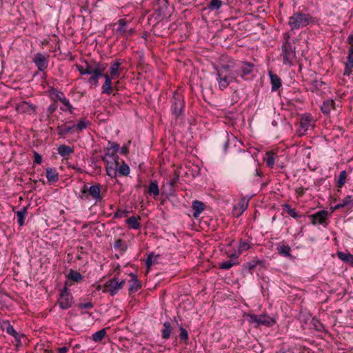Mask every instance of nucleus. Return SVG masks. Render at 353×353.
I'll return each instance as SVG.
<instances>
[{
    "instance_id": "obj_1",
    "label": "nucleus",
    "mask_w": 353,
    "mask_h": 353,
    "mask_svg": "<svg viewBox=\"0 0 353 353\" xmlns=\"http://www.w3.org/2000/svg\"><path fill=\"white\" fill-rule=\"evenodd\" d=\"M281 57L284 65H292L295 63L296 59V47L294 40L290 41V34L288 32L283 34Z\"/></svg>"
},
{
    "instance_id": "obj_2",
    "label": "nucleus",
    "mask_w": 353,
    "mask_h": 353,
    "mask_svg": "<svg viewBox=\"0 0 353 353\" xmlns=\"http://www.w3.org/2000/svg\"><path fill=\"white\" fill-rule=\"evenodd\" d=\"M312 19L309 14L296 12L289 17L288 25L292 30L303 28L307 26Z\"/></svg>"
},
{
    "instance_id": "obj_3",
    "label": "nucleus",
    "mask_w": 353,
    "mask_h": 353,
    "mask_svg": "<svg viewBox=\"0 0 353 353\" xmlns=\"http://www.w3.org/2000/svg\"><path fill=\"white\" fill-rule=\"evenodd\" d=\"M248 321L254 324L255 327H259L264 325L266 327H272L276 323V320L274 317H272L267 314H248Z\"/></svg>"
},
{
    "instance_id": "obj_4",
    "label": "nucleus",
    "mask_w": 353,
    "mask_h": 353,
    "mask_svg": "<svg viewBox=\"0 0 353 353\" xmlns=\"http://www.w3.org/2000/svg\"><path fill=\"white\" fill-rule=\"evenodd\" d=\"M125 283L124 279L119 281L116 276L108 280L104 284L103 292H108L111 296H114L119 291L123 288Z\"/></svg>"
},
{
    "instance_id": "obj_5",
    "label": "nucleus",
    "mask_w": 353,
    "mask_h": 353,
    "mask_svg": "<svg viewBox=\"0 0 353 353\" xmlns=\"http://www.w3.org/2000/svg\"><path fill=\"white\" fill-rule=\"evenodd\" d=\"M171 110L172 114L176 117H179L184 113L185 102L183 97L179 93L175 92L172 99Z\"/></svg>"
},
{
    "instance_id": "obj_6",
    "label": "nucleus",
    "mask_w": 353,
    "mask_h": 353,
    "mask_svg": "<svg viewBox=\"0 0 353 353\" xmlns=\"http://www.w3.org/2000/svg\"><path fill=\"white\" fill-rule=\"evenodd\" d=\"M254 67V64L250 62L236 61L234 72L236 75V78L239 76L242 79H245L253 71Z\"/></svg>"
},
{
    "instance_id": "obj_7",
    "label": "nucleus",
    "mask_w": 353,
    "mask_h": 353,
    "mask_svg": "<svg viewBox=\"0 0 353 353\" xmlns=\"http://www.w3.org/2000/svg\"><path fill=\"white\" fill-rule=\"evenodd\" d=\"M216 81L221 90H225L232 82H237L236 75L234 72L225 74H216Z\"/></svg>"
},
{
    "instance_id": "obj_8",
    "label": "nucleus",
    "mask_w": 353,
    "mask_h": 353,
    "mask_svg": "<svg viewBox=\"0 0 353 353\" xmlns=\"http://www.w3.org/2000/svg\"><path fill=\"white\" fill-rule=\"evenodd\" d=\"M73 296L67 287H64L60 292L57 303L62 310L70 308L73 304Z\"/></svg>"
},
{
    "instance_id": "obj_9",
    "label": "nucleus",
    "mask_w": 353,
    "mask_h": 353,
    "mask_svg": "<svg viewBox=\"0 0 353 353\" xmlns=\"http://www.w3.org/2000/svg\"><path fill=\"white\" fill-rule=\"evenodd\" d=\"M329 217V212L327 210H320L313 214L309 216L312 225L320 224L325 228L328 225L327 220Z\"/></svg>"
},
{
    "instance_id": "obj_10",
    "label": "nucleus",
    "mask_w": 353,
    "mask_h": 353,
    "mask_svg": "<svg viewBox=\"0 0 353 353\" xmlns=\"http://www.w3.org/2000/svg\"><path fill=\"white\" fill-rule=\"evenodd\" d=\"M49 57V54H44L41 52H38L34 54L32 62L34 63L39 71L43 72L48 67Z\"/></svg>"
},
{
    "instance_id": "obj_11",
    "label": "nucleus",
    "mask_w": 353,
    "mask_h": 353,
    "mask_svg": "<svg viewBox=\"0 0 353 353\" xmlns=\"http://www.w3.org/2000/svg\"><path fill=\"white\" fill-rule=\"evenodd\" d=\"M106 67V64L96 63V69L94 70V72L90 74L91 76L88 79V83L94 86H97L99 83V79L100 77H103V72L105 71Z\"/></svg>"
},
{
    "instance_id": "obj_12",
    "label": "nucleus",
    "mask_w": 353,
    "mask_h": 353,
    "mask_svg": "<svg viewBox=\"0 0 353 353\" xmlns=\"http://www.w3.org/2000/svg\"><path fill=\"white\" fill-rule=\"evenodd\" d=\"M1 327L3 331H6L8 334L12 336L14 338L17 342V347L21 345V339L22 337H24V335L23 334L18 333L8 321L3 322V323L1 325Z\"/></svg>"
},
{
    "instance_id": "obj_13",
    "label": "nucleus",
    "mask_w": 353,
    "mask_h": 353,
    "mask_svg": "<svg viewBox=\"0 0 353 353\" xmlns=\"http://www.w3.org/2000/svg\"><path fill=\"white\" fill-rule=\"evenodd\" d=\"M86 191L89 201L93 199L95 201V203L101 201L102 197L101 196V189L99 184L93 185L90 187L88 184H86Z\"/></svg>"
},
{
    "instance_id": "obj_14",
    "label": "nucleus",
    "mask_w": 353,
    "mask_h": 353,
    "mask_svg": "<svg viewBox=\"0 0 353 353\" xmlns=\"http://www.w3.org/2000/svg\"><path fill=\"white\" fill-rule=\"evenodd\" d=\"M106 172L107 174L111 178H115L117 174V167L119 165V159L117 160H106Z\"/></svg>"
},
{
    "instance_id": "obj_15",
    "label": "nucleus",
    "mask_w": 353,
    "mask_h": 353,
    "mask_svg": "<svg viewBox=\"0 0 353 353\" xmlns=\"http://www.w3.org/2000/svg\"><path fill=\"white\" fill-rule=\"evenodd\" d=\"M236 61L233 59L230 60L227 63H222L215 68L216 74H225L226 72H232L234 71Z\"/></svg>"
},
{
    "instance_id": "obj_16",
    "label": "nucleus",
    "mask_w": 353,
    "mask_h": 353,
    "mask_svg": "<svg viewBox=\"0 0 353 353\" xmlns=\"http://www.w3.org/2000/svg\"><path fill=\"white\" fill-rule=\"evenodd\" d=\"M130 276L131 279L129 281L130 284L128 291L129 294H132L140 290L142 285L136 274L131 273Z\"/></svg>"
},
{
    "instance_id": "obj_17",
    "label": "nucleus",
    "mask_w": 353,
    "mask_h": 353,
    "mask_svg": "<svg viewBox=\"0 0 353 353\" xmlns=\"http://www.w3.org/2000/svg\"><path fill=\"white\" fill-rule=\"evenodd\" d=\"M57 152L63 159H68L69 157L74 153V150L73 147L63 144L57 148Z\"/></svg>"
},
{
    "instance_id": "obj_18",
    "label": "nucleus",
    "mask_w": 353,
    "mask_h": 353,
    "mask_svg": "<svg viewBox=\"0 0 353 353\" xmlns=\"http://www.w3.org/2000/svg\"><path fill=\"white\" fill-rule=\"evenodd\" d=\"M69 122H66L64 124L59 125L57 128V134L61 137H64L67 134L70 132H75L74 125H67V123Z\"/></svg>"
},
{
    "instance_id": "obj_19",
    "label": "nucleus",
    "mask_w": 353,
    "mask_h": 353,
    "mask_svg": "<svg viewBox=\"0 0 353 353\" xmlns=\"http://www.w3.org/2000/svg\"><path fill=\"white\" fill-rule=\"evenodd\" d=\"M353 68V48H349L347 61L345 65L344 75L349 76Z\"/></svg>"
},
{
    "instance_id": "obj_20",
    "label": "nucleus",
    "mask_w": 353,
    "mask_h": 353,
    "mask_svg": "<svg viewBox=\"0 0 353 353\" xmlns=\"http://www.w3.org/2000/svg\"><path fill=\"white\" fill-rule=\"evenodd\" d=\"M248 201L245 199H241L234 208V214L236 216H239L247 209Z\"/></svg>"
},
{
    "instance_id": "obj_21",
    "label": "nucleus",
    "mask_w": 353,
    "mask_h": 353,
    "mask_svg": "<svg viewBox=\"0 0 353 353\" xmlns=\"http://www.w3.org/2000/svg\"><path fill=\"white\" fill-rule=\"evenodd\" d=\"M117 34L118 37H124L128 30V21L125 19H120L118 22Z\"/></svg>"
},
{
    "instance_id": "obj_22",
    "label": "nucleus",
    "mask_w": 353,
    "mask_h": 353,
    "mask_svg": "<svg viewBox=\"0 0 353 353\" xmlns=\"http://www.w3.org/2000/svg\"><path fill=\"white\" fill-rule=\"evenodd\" d=\"M251 248L250 242L240 239L239 244L238 252H235L232 254V256L235 259H238L239 255L245 251L248 250Z\"/></svg>"
},
{
    "instance_id": "obj_23",
    "label": "nucleus",
    "mask_w": 353,
    "mask_h": 353,
    "mask_svg": "<svg viewBox=\"0 0 353 353\" xmlns=\"http://www.w3.org/2000/svg\"><path fill=\"white\" fill-rule=\"evenodd\" d=\"M335 102L332 99H327L323 102L321 110L324 114H329L332 110L335 108Z\"/></svg>"
},
{
    "instance_id": "obj_24",
    "label": "nucleus",
    "mask_w": 353,
    "mask_h": 353,
    "mask_svg": "<svg viewBox=\"0 0 353 353\" xmlns=\"http://www.w3.org/2000/svg\"><path fill=\"white\" fill-rule=\"evenodd\" d=\"M204 209L205 205L203 202L197 200L192 202L193 216L194 218L199 217Z\"/></svg>"
},
{
    "instance_id": "obj_25",
    "label": "nucleus",
    "mask_w": 353,
    "mask_h": 353,
    "mask_svg": "<svg viewBox=\"0 0 353 353\" xmlns=\"http://www.w3.org/2000/svg\"><path fill=\"white\" fill-rule=\"evenodd\" d=\"M270 82L272 85V91L277 90L281 86V79L272 72H269Z\"/></svg>"
},
{
    "instance_id": "obj_26",
    "label": "nucleus",
    "mask_w": 353,
    "mask_h": 353,
    "mask_svg": "<svg viewBox=\"0 0 353 353\" xmlns=\"http://www.w3.org/2000/svg\"><path fill=\"white\" fill-rule=\"evenodd\" d=\"M105 82L102 85V92L106 94H110L112 92V79L109 74H104Z\"/></svg>"
},
{
    "instance_id": "obj_27",
    "label": "nucleus",
    "mask_w": 353,
    "mask_h": 353,
    "mask_svg": "<svg viewBox=\"0 0 353 353\" xmlns=\"http://www.w3.org/2000/svg\"><path fill=\"white\" fill-rule=\"evenodd\" d=\"M228 256L231 259L230 260L221 262L219 264V268L221 269L229 270L232 267H233L234 265L239 264L237 259H235L234 256H232V254H228Z\"/></svg>"
},
{
    "instance_id": "obj_28",
    "label": "nucleus",
    "mask_w": 353,
    "mask_h": 353,
    "mask_svg": "<svg viewBox=\"0 0 353 353\" xmlns=\"http://www.w3.org/2000/svg\"><path fill=\"white\" fill-rule=\"evenodd\" d=\"M120 65L121 62L119 61H114L110 68V77L112 79L118 78L120 75Z\"/></svg>"
},
{
    "instance_id": "obj_29",
    "label": "nucleus",
    "mask_w": 353,
    "mask_h": 353,
    "mask_svg": "<svg viewBox=\"0 0 353 353\" xmlns=\"http://www.w3.org/2000/svg\"><path fill=\"white\" fill-rule=\"evenodd\" d=\"M46 177L48 181L51 183L56 182L59 180V175L54 168H48L46 169Z\"/></svg>"
},
{
    "instance_id": "obj_30",
    "label": "nucleus",
    "mask_w": 353,
    "mask_h": 353,
    "mask_svg": "<svg viewBox=\"0 0 353 353\" xmlns=\"http://www.w3.org/2000/svg\"><path fill=\"white\" fill-rule=\"evenodd\" d=\"M311 126V116L310 114L303 115L300 120V127L304 132L308 130Z\"/></svg>"
},
{
    "instance_id": "obj_31",
    "label": "nucleus",
    "mask_w": 353,
    "mask_h": 353,
    "mask_svg": "<svg viewBox=\"0 0 353 353\" xmlns=\"http://www.w3.org/2000/svg\"><path fill=\"white\" fill-rule=\"evenodd\" d=\"M148 192L150 194L152 195L154 198H156L159 195V188L157 181H152L150 183L148 188Z\"/></svg>"
},
{
    "instance_id": "obj_32",
    "label": "nucleus",
    "mask_w": 353,
    "mask_h": 353,
    "mask_svg": "<svg viewBox=\"0 0 353 353\" xmlns=\"http://www.w3.org/2000/svg\"><path fill=\"white\" fill-rule=\"evenodd\" d=\"M28 214V208L23 207L20 210L16 212L17 223L19 226H23L24 225V221Z\"/></svg>"
},
{
    "instance_id": "obj_33",
    "label": "nucleus",
    "mask_w": 353,
    "mask_h": 353,
    "mask_svg": "<svg viewBox=\"0 0 353 353\" xmlns=\"http://www.w3.org/2000/svg\"><path fill=\"white\" fill-rule=\"evenodd\" d=\"M172 330V327L171 323L169 321H165L163 323V328L161 330V337L167 340L170 338L171 332Z\"/></svg>"
},
{
    "instance_id": "obj_34",
    "label": "nucleus",
    "mask_w": 353,
    "mask_h": 353,
    "mask_svg": "<svg viewBox=\"0 0 353 353\" xmlns=\"http://www.w3.org/2000/svg\"><path fill=\"white\" fill-rule=\"evenodd\" d=\"M73 125L74 128V132L80 133L88 127L90 125V121L85 119H82L77 124Z\"/></svg>"
},
{
    "instance_id": "obj_35",
    "label": "nucleus",
    "mask_w": 353,
    "mask_h": 353,
    "mask_svg": "<svg viewBox=\"0 0 353 353\" xmlns=\"http://www.w3.org/2000/svg\"><path fill=\"white\" fill-rule=\"evenodd\" d=\"M337 256L341 261L353 266V255L348 252H338Z\"/></svg>"
},
{
    "instance_id": "obj_36",
    "label": "nucleus",
    "mask_w": 353,
    "mask_h": 353,
    "mask_svg": "<svg viewBox=\"0 0 353 353\" xmlns=\"http://www.w3.org/2000/svg\"><path fill=\"white\" fill-rule=\"evenodd\" d=\"M277 252L283 256L290 257L291 256V248L288 245L283 243L276 247Z\"/></svg>"
},
{
    "instance_id": "obj_37",
    "label": "nucleus",
    "mask_w": 353,
    "mask_h": 353,
    "mask_svg": "<svg viewBox=\"0 0 353 353\" xmlns=\"http://www.w3.org/2000/svg\"><path fill=\"white\" fill-rule=\"evenodd\" d=\"M311 88L310 90L312 92L321 91L323 89H325V83L321 81L318 79H314L311 81Z\"/></svg>"
},
{
    "instance_id": "obj_38",
    "label": "nucleus",
    "mask_w": 353,
    "mask_h": 353,
    "mask_svg": "<svg viewBox=\"0 0 353 353\" xmlns=\"http://www.w3.org/2000/svg\"><path fill=\"white\" fill-rule=\"evenodd\" d=\"M140 219V217H136V216H131L130 218H128L126 221H125V223L127 225H128V226L132 228V229H134V230H138L139 228H140V223L139 222V220Z\"/></svg>"
},
{
    "instance_id": "obj_39",
    "label": "nucleus",
    "mask_w": 353,
    "mask_h": 353,
    "mask_svg": "<svg viewBox=\"0 0 353 353\" xmlns=\"http://www.w3.org/2000/svg\"><path fill=\"white\" fill-rule=\"evenodd\" d=\"M117 160L119 159V156L117 154V152H113L111 148H109L108 147L105 149V155L102 157L103 161L106 160Z\"/></svg>"
},
{
    "instance_id": "obj_40",
    "label": "nucleus",
    "mask_w": 353,
    "mask_h": 353,
    "mask_svg": "<svg viewBox=\"0 0 353 353\" xmlns=\"http://www.w3.org/2000/svg\"><path fill=\"white\" fill-rule=\"evenodd\" d=\"M68 278L74 282H81L83 280V276L76 270H71Z\"/></svg>"
},
{
    "instance_id": "obj_41",
    "label": "nucleus",
    "mask_w": 353,
    "mask_h": 353,
    "mask_svg": "<svg viewBox=\"0 0 353 353\" xmlns=\"http://www.w3.org/2000/svg\"><path fill=\"white\" fill-rule=\"evenodd\" d=\"M121 161L122 164L117 167V173L119 176H128L130 170V167L123 161Z\"/></svg>"
},
{
    "instance_id": "obj_42",
    "label": "nucleus",
    "mask_w": 353,
    "mask_h": 353,
    "mask_svg": "<svg viewBox=\"0 0 353 353\" xmlns=\"http://www.w3.org/2000/svg\"><path fill=\"white\" fill-rule=\"evenodd\" d=\"M264 161L268 168H272L275 162L274 154L272 152H268L266 157L264 158Z\"/></svg>"
},
{
    "instance_id": "obj_43",
    "label": "nucleus",
    "mask_w": 353,
    "mask_h": 353,
    "mask_svg": "<svg viewBox=\"0 0 353 353\" xmlns=\"http://www.w3.org/2000/svg\"><path fill=\"white\" fill-rule=\"evenodd\" d=\"M34 107L32 104H29L26 101L20 102L17 105V110L21 112H25L29 109H34Z\"/></svg>"
},
{
    "instance_id": "obj_44",
    "label": "nucleus",
    "mask_w": 353,
    "mask_h": 353,
    "mask_svg": "<svg viewBox=\"0 0 353 353\" xmlns=\"http://www.w3.org/2000/svg\"><path fill=\"white\" fill-rule=\"evenodd\" d=\"M106 334V328L101 329L92 334V340L95 342L101 341Z\"/></svg>"
},
{
    "instance_id": "obj_45",
    "label": "nucleus",
    "mask_w": 353,
    "mask_h": 353,
    "mask_svg": "<svg viewBox=\"0 0 353 353\" xmlns=\"http://www.w3.org/2000/svg\"><path fill=\"white\" fill-rule=\"evenodd\" d=\"M77 306L79 310H81V314H84L87 312L83 310H90V309L93 308L94 304L92 301H88L86 303H78Z\"/></svg>"
},
{
    "instance_id": "obj_46",
    "label": "nucleus",
    "mask_w": 353,
    "mask_h": 353,
    "mask_svg": "<svg viewBox=\"0 0 353 353\" xmlns=\"http://www.w3.org/2000/svg\"><path fill=\"white\" fill-rule=\"evenodd\" d=\"M114 248L124 252L127 250V245L123 240L119 239L115 241Z\"/></svg>"
},
{
    "instance_id": "obj_47",
    "label": "nucleus",
    "mask_w": 353,
    "mask_h": 353,
    "mask_svg": "<svg viewBox=\"0 0 353 353\" xmlns=\"http://www.w3.org/2000/svg\"><path fill=\"white\" fill-rule=\"evenodd\" d=\"M222 6V1L221 0H212L208 5V9L210 10H219Z\"/></svg>"
},
{
    "instance_id": "obj_48",
    "label": "nucleus",
    "mask_w": 353,
    "mask_h": 353,
    "mask_svg": "<svg viewBox=\"0 0 353 353\" xmlns=\"http://www.w3.org/2000/svg\"><path fill=\"white\" fill-rule=\"evenodd\" d=\"M262 263L263 261L259 260L252 261L245 263L244 265V268L251 272L258 264H261Z\"/></svg>"
},
{
    "instance_id": "obj_49",
    "label": "nucleus",
    "mask_w": 353,
    "mask_h": 353,
    "mask_svg": "<svg viewBox=\"0 0 353 353\" xmlns=\"http://www.w3.org/2000/svg\"><path fill=\"white\" fill-rule=\"evenodd\" d=\"M347 177V173L345 170H343L340 172L339 176L337 181V186L339 188H341L345 183V179Z\"/></svg>"
},
{
    "instance_id": "obj_50",
    "label": "nucleus",
    "mask_w": 353,
    "mask_h": 353,
    "mask_svg": "<svg viewBox=\"0 0 353 353\" xmlns=\"http://www.w3.org/2000/svg\"><path fill=\"white\" fill-rule=\"evenodd\" d=\"M78 198L83 201H89L88 193L86 191V184H84L81 190L79 193Z\"/></svg>"
},
{
    "instance_id": "obj_51",
    "label": "nucleus",
    "mask_w": 353,
    "mask_h": 353,
    "mask_svg": "<svg viewBox=\"0 0 353 353\" xmlns=\"http://www.w3.org/2000/svg\"><path fill=\"white\" fill-rule=\"evenodd\" d=\"M63 101L62 102V103L65 106L66 108H61V109L63 110V111H66V110H68L70 114L72 113L73 112V107L72 105L70 104V101L68 99H63Z\"/></svg>"
},
{
    "instance_id": "obj_52",
    "label": "nucleus",
    "mask_w": 353,
    "mask_h": 353,
    "mask_svg": "<svg viewBox=\"0 0 353 353\" xmlns=\"http://www.w3.org/2000/svg\"><path fill=\"white\" fill-rule=\"evenodd\" d=\"M96 62H94L93 65H92L88 61H85V70L88 72L87 74H91L94 72V70L96 69Z\"/></svg>"
},
{
    "instance_id": "obj_53",
    "label": "nucleus",
    "mask_w": 353,
    "mask_h": 353,
    "mask_svg": "<svg viewBox=\"0 0 353 353\" xmlns=\"http://www.w3.org/2000/svg\"><path fill=\"white\" fill-rule=\"evenodd\" d=\"M343 205L345 207L349 205H353V196L347 195L341 201Z\"/></svg>"
},
{
    "instance_id": "obj_54",
    "label": "nucleus",
    "mask_w": 353,
    "mask_h": 353,
    "mask_svg": "<svg viewBox=\"0 0 353 353\" xmlns=\"http://www.w3.org/2000/svg\"><path fill=\"white\" fill-rule=\"evenodd\" d=\"M179 330H180L179 336H180L181 339L183 341H187L188 339V331L181 326H180Z\"/></svg>"
},
{
    "instance_id": "obj_55",
    "label": "nucleus",
    "mask_w": 353,
    "mask_h": 353,
    "mask_svg": "<svg viewBox=\"0 0 353 353\" xmlns=\"http://www.w3.org/2000/svg\"><path fill=\"white\" fill-rule=\"evenodd\" d=\"M128 214V211L125 210H117L114 214V218H121L126 216Z\"/></svg>"
},
{
    "instance_id": "obj_56",
    "label": "nucleus",
    "mask_w": 353,
    "mask_h": 353,
    "mask_svg": "<svg viewBox=\"0 0 353 353\" xmlns=\"http://www.w3.org/2000/svg\"><path fill=\"white\" fill-rule=\"evenodd\" d=\"M52 93H56V97L57 99H59L61 103L63 101V99H65L66 98L64 96L63 92L61 91H57V90L52 88Z\"/></svg>"
},
{
    "instance_id": "obj_57",
    "label": "nucleus",
    "mask_w": 353,
    "mask_h": 353,
    "mask_svg": "<svg viewBox=\"0 0 353 353\" xmlns=\"http://www.w3.org/2000/svg\"><path fill=\"white\" fill-rule=\"evenodd\" d=\"M109 148H111V150L113 152H115L117 153V152L119 150L120 146L117 143L113 142H108V146Z\"/></svg>"
},
{
    "instance_id": "obj_58",
    "label": "nucleus",
    "mask_w": 353,
    "mask_h": 353,
    "mask_svg": "<svg viewBox=\"0 0 353 353\" xmlns=\"http://www.w3.org/2000/svg\"><path fill=\"white\" fill-rule=\"evenodd\" d=\"M178 179H179V176H176L173 179H172L171 181H170L167 183V185H169L170 188L171 192L173 191V188L175 185L176 183L177 182Z\"/></svg>"
},
{
    "instance_id": "obj_59",
    "label": "nucleus",
    "mask_w": 353,
    "mask_h": 353,
    "mask_svg": "<svg viewBox=\"0 0 353 353\" xmlns=\"http://www.w3.org/2000/svg\"><path fill=\"white\" fill-rule=\"evenodd\" d=\"M76 68H77V70L79 72V73L81 75H85V74H87V73H88V71L85 70V66H83L82 65L77 64Z\"/></svg>"
},
{
    "instance_id": "obj_60",
    "label": "nucleus",
    "mask_w": 353,
    "mask_h": 353,
    "mask_svg": "<svg viewBox=\"0 0 353 353\" xmlns=\"http://www.w3.org/2000/svg\"><path fill=\"white\" fill-rule=\"evenodd\" d=\"M41 161H42L41 156L39 153L35 152L34 153V163L40 164L41 163Z\"/></svg>"
},
{
    "instance_id": "obj_61",
    "label": "nucleus",
    "mask_w": 353,
    "mask_h": 353,
    "mask_svg": "<svg viewBox=\"0 0 353 353\" xmlns=\"http://www.w3.org/2000/svg\"><path fill=\"white\" fill-rule=\"evenodd\" d=\"M134 32H135L134 28H132L128 29L123 38L128 39L130 37H131L132 34H134Z\"/></svg>"
},
{
    "instance_id": "obj_62",
    "label": "nucleus",
    "mask_w": 353,
    "mask_h": 353,
    "mask_svg": "<svg viewBox=\"0 0 353 353\" xmlns=\"http://www.w3.org/2000/svg\"><path fill=\"white\" fill-rule=\"evenodd\" d=\"M313 321L315 322L314 323L315 329L318 331H321L323 328V325L320 322H319L317 320L313 319Z\"/></svg>"
},
{
    "instance_id": "obj_63",
    "label": "nucleus",
    "mask_w": 353,
    "mask_h": 353,
    "mask_svg": "<svg viewBox=\"0 0 353 353\" xmlns=\"http://www.w3.org/2000/svg\"><path fill=\"white\" fill-rule=\"evenodd\" d=\"M288 214L292 218H299L300 217V215L298 214V212L296 211L295 209H291L289 210Z\"/></svg>"
},
{
    "instance_id": "obj_64",
    "label": "nucleus",
    "mask_w": 353,
    "mask_h": 353,
    "mask_svg": "<svg viewBox=\"0 0 353 353\" xmlns=\"http://www.w3.org/2000/svg\"><path fill=\"white\" fill-rule=\"evenodd\" d=\"M152 258H153V254H150L148 255L145 263L148 268H150L152 265Z\"/></svg>"
}]
</instances>
